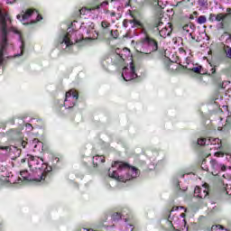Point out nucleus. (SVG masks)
Wrapping results in <instances>:
<instances>
[{"instance_id": "f257e3e1", "label": "nucleus", "mask_w": 231, "mask_h": 231, "mask_svg": "<svg viewBox=\"0 0 231 231\" xmlns=\"http://www.w3.org/2000/svg\"><path fill=\"white\" fill-rule=\"evenodd\" d=\"M114 170H108V176L113 180H116V181H121L125 183V181H131V180H134L140 176V169L131 166L129 163L120 161H116L112 163Z\"/></svg>"}, {"instance_id": "f03ea898", "label": "nucleus", "mask_w": 231, "mask_h": 231, "mask_svg": "<svg viewBox=\"0 0 231 231\" xmlns=\"http://www.w3.org/2000/svg\"><path fill=\"white\" fill-rule=\"evenodd\" d=\"M6 19H10L8 17V14H3V12L0 11V30L2 32V42L0 44V66L5 60V50L6 48V45L8 44V29L6 24Z\"/></svg>"}, {"instance_id": "7ed1b4c3", "label": "nucleus", "mask_w": 231, "mask_h": 231, "mask_svg": "<svg viewBox=\"0 0 231 231\" xmlns=\"http://www.w3.org/2000/svg\"><path fill=\"white\" fill-rule=\"evenodd\" d=\"M140 65H136L134 61L130 63V68L125 67L123 68L122 77L125 82H129L130 80H134V79H138V72L140 71Z\"/></svg>"}, {"instance_id": "20e7f679", "label": "nucleus", "mask_w": 231, "mask_h": 231, "mask_svg": "<svg viewBox=\"0 0 231 231\" xmlns=\"http://www.w3.org/2000/svg\"><path fill=\"white\" fill-rule=\"evenodd\" d=\"M109 2L104 1L100 3L98 0H94L93 2L89 3L87 7H82L77 12L78 17L80 15H86V12H93L94 10H99L101 6H107Z\"/></svg>"}, {"instance_id": "39448f33", "label": "nucleus", "mask_w": 231, "mask_h": 231, "mask_svg": "<svg viewBox=\"0 0 231 231\" xmlns=\"http://www.w3.org/2000/svg\"><path fill=\"white\" fill-rule=\"evenodd\" d=\"M32 15L36 16V20L32 21V24H35V23H39V21H42V15H41L39 14V11L35 9H27L22 15L18 14L17 19H21L22 17V20L25 21V19H30Z\"/></svg>"}, {"instance_id": "423d86ee", "label": "nucleus", "mask_w": 231, "mask_h": 231, "mask_svg": "<svg viewBox=\"0 0 231 231\" xmlns=\"http://www.w3.org/2000/svg\"><path fill=\"white\" fill-rule=\"evenodd\" d=\"M27 158H28V166L32 170L41 169V165L46 166V164H44V160H42V158L35 157L31 154H28Z\"/></svg>"}, {"instance_id": "0eeeda50", "label": "nucleus", "mask_w": 231, "mask_h": 231, "mask_svg": "<svg viewBox=\"0 0 231 231\" xmlns=\"http://www.w3.org/2000/svg\"><path fill=\"white\" fill-rule=\"evenodd\" d=\"M145 37L142 40L143 44H146L151 50V51H158V42L151 38L147 31H144Z\"/></svg>"}, {"instance_id": "6e6552de", "label": "nucleus", "mask_w": 231, "mask_h": 231, "mask_svg": "<svg viewBox=\"0 0 231 231\" xmlns=\"http://www.w3.org/2000/svg\"><path fill=\"white\" fill-rule=\"evenodd\" d=\"M210 165L213 170L212 174H217V172L226 171V166L225 164H219L216 159L210 161Z\"/></svg>"}, {"instance_id": "1a4fd4ad", "label": "nucleus", "mask_w": 231, "mask_h": 231, "mask_svg": "<svg viewBox=\"0 0 231 231\" xmlns=\"http://www.w3.org/2000/svg\"><path fill=\"white\" fill-rule=\"evenodd\" d=\"M195 198H199L200 199H205L208 196V188L196 187L194 189Z\"/></svg>"}, {"instance_id": "9d476101", "label": "nucleus", "mask_w": 231, "mask_h": 231, "mask_svg": "<svg viewBox=\"0 0 231 231\" xmlns=\"http://www.w3.org/2000/svg\"><path fill=\"white\" fill-rule=\"evenodd\" d=\"M211 82L217 89H225V81H223L221 76H215L211 78Z\"/></svg>"}, {"instance_id": "9b49d317", "label": "nucleus", "mask_w": 231, "mask_h": 231, "mask_svg": "<svg viewBox=\"0 0 231 231\" xmlns=\"http://www.w3.org/2000/svg\"><path fill=\"white\" fill-rule=\"evenodd\" d=\"M11 140H21L23 138V133L18 129H11L7 132Z\"/></svg>"}, {"instance_id": "f8f14e48", "label": "nucleus", "mask_w": 231, "mask_h": 231, "mask_svg": "<svg viewBox=\"0 0 231 231\" xmlns=\"http://www.w3.org/2000/svg\"><path fill=\"white\" fill-rule=\"evenodd\" d=\"M159 33L163 39H166V37H169L172 33V24L168 23V26L159 30Z\"/></svg>"}, {"instance_id": "ddd939ff", "label": "nucleus", "mask_w": 231, "mask_h": 231, "mask_svg": "<svg viewBox=\"0 0 231 231\" xmlns=\"http://www.w3.org/2000/svg\"><path fill=\"white\" fill-rule=\"evenodd\" d=\"M174 6L175 7L180 6L182 10H187L190 8V6H194V4L190 2V0H181L177 2V4Z\"/></svg>"}, {"instance_id": "4468645a", "label": "nucleus", "mask_w": 231, "mask_h": 231, "mask_svg": "<svg viewBox=\"0 0 231 231\" xmlns=\"http://www.w3.org/2000/svg\"><path fill=\"white\" fill-rule=\"evenodd\" d=\"M94 167H98L102 163H106V157L104 155H95L92 159Z\"/></svg>"}, {"instance_id": "2eb2a0df", "label": "nucleus", "mask_w": 231, "mask_h": 231, "mask_svg": "<svg viewBox=\"0 0 231 231\" xmlns=\"http://www.w3.org/2000/svg\"><path fill=\"white\" fill-rule=\"evenodd\" d=\"M125 59H124V56L122 54H115L112 58V63L114 66H120V64H124Z\"/></svg>"}, {"instance_id": "dca6fc26", "label": "nucleus", "mask_w": 231, "mask_h": 231, "mask_svg": "<svg viewBox=\"0 0 231 231\" xmlns=\"http://www.w3.org/2000/svg\"><path fill=\"white\" fill-rule=\"evenodd\" d=\"M71 97H73L75 100H79V92L75 89H70L69 91L66 92L65 102H68Z\"/></svg>"}, {"instance_id": "f3484780", "label": "nucleus", "mask_w": 231, "mask_h": 231, "mask_svg": "<svg viewBox=\"0 0 231 231\" xmlns=\"http://www.w3.org/2000/svg\"><path fill=\"white\" fill-rule=\"evenodd\" d=\"M146 6H152L153 8H162L160 0H143Z\"/></svg>"}, {"instance_id": "a211bd4d", "label": "nucleus", "mask_w": 231, "mask_h": 231, "mask_svg": "<svg viewBox=\"0 0 231 231\" xmlns=\"http://www.w3.org/2000/svg\"><path fill=\"white\" fill-rule=\"evenodd\" d=\"M130 23L134 24V26H135V28H141L143 30V33H145V32H147L145 30L143 23L142 22H140V20H138V19L130 20Z\"/></svg>"}, {"instance_id": "6ab92c4d", "label": "nucleus", "mask_w": 231, "mask_h": 231, "mask_svg": "<svg viewBox=\"0 0 231 231\" xmlns=\"http://www.w3.org/2000/svg\"><path fill=\"white\" fill-rule=\"evenodd\" d=\"M101 28H102V32L103 33H109L111 31L109 28H111V23L107 21H102L101 22Z\"/></svg>"}, {"instance_id": "aec40b11", "label": "nucleus", "mask_w": 231, "mask_h": 231, "mask_svg": "<svg viewBox=\"0 0 231 231\" xmlns=\"http://www.w3.org/2000/svg\"><path fill=\"white\" fill-rule=\"evenodd\" d=\"M20 176L22 178V181H30V173L28 172L27 170H23L20 171Z\"/></svg>"}, {"instance_id": "412c9836", "label": "nucleus", "mask_w": 231, "mask_h": 231, "mask_svg": "<svg viewBox=\"0 0 231 231\" xmlns=\"http://www.w3.org/2000/svg\"><path fill=\"white\" fill-rule=\"evenodd\" d=\"M62 42L66 44L67 48H69V46H73V42H71V39H69V33L64 35Z\"/></svg>"}, {"instance_id": "4be33fe9", "label": "nucleus", "mask_w": 231, "mask_h": 231, "mask_svg": "<svg viewBox=\"0 0 231 231\" xmlns=\"http://www.w3.org/2000/svg\"><path fill=\"white\" fill-rule=\"evenodd\" d=\"M216 71H217L216 67H213V68L210 69V72L206 71V72L202 73V75H205L206 77H210V79H213L214 77H217V76L216 75Z\"/></svg>"}, {"instance_id": "5701e85b", "label": "nucleus", "mask_w": 231, "mask_h": 231, "mask_svg": "<svg viewBox=\"0 0 231 231\" xmlns=\"http://www.w3.org/2000/svg\"><path fill=\"white\" fill-rule=\"evenodd\" d=\"M198 145H210V139L200 138L198 140Z\"/></svg>"}, {"instance_id": "b1692460", "label": "nucleus", "mask_w": 231, "mask_h": 231, "mask_svg": "<svg viewBox=\"0 0 231 231\" xmlns=\"http://www.w3.org/2000/svg\"><path fill=\"white\" fill-rule=\"evenodd\" d=\"M224 53H226V57L231 60V47L229 45L224 46Z\"/></svg>"}, {"instance_id": "393cba45", "label": "nucleus", "mask_w": 231, "mask_h": 231, "mask_svg": "<svg viewBox=\"0 0 231 231\" xmlns=\"http://www.w3.org/2000/svg\"><path fill=\"white\" fill-rule=\"evenodd\" d=\"M203 67L198 66V67H193L192 69H189V71H192L193 73L197 74H201V69Z\"/></svg>"}, {"instance_id": "a878e982", "label": "nucleus", "mask_w": 231, "mask_h": 231, "mask_svg": "<svg viewBox=\"0 0 231 231\" xmlns=\"http://www.w3.org/2000/svg\"><path fill=\"white\" fill-rule=\"evenodd\" d=\"M198 24H205L207 23V16L200 15L197 20Z\"/></svg>"}, {"instance_id": "bb28decb", "label": "nucleus", "mask_w": 231, "mask_h": 231, "mask_svg": "<svg viewBox=\"0 0 231 231\" xmlns=\"http://www.w3.org/2000/svg\"><path fill=\"white\" fill-rule=\"evenodd\" d=\"M160 26H163V22H162V19H157L153 23V28H160Z\"/></svg>"}, {"instance_id": "cd10ccee", "label": "nucleus", "mask_w": 231, "mask_h": 231, "mask_svg": "<svg viewBox=\"0 0 231 231\" xmlns=\"http://www.w3.org/2000/svg\"><path fill=\"white\" fill-rule=\"evenodd\" d=\"M113 221H119V219H122V214L121 213H114L112 215Z\"/></svg>"}, {"instance_id": "c85d7f7f", "label": "nucleus", "mask_w": 231, "mask_h": 231, "mask_svg": "<svg viewBox=\"0 0 231 231\" xmlns=\"http://www.w3.org/2000/svg\"><path fill=\"white\" fill-rule=\"evenodd\" d=\"M198 5H200L202 8L205 6H208V0H199Z\"/></svg>"}, {"instance_id": "c756f323", "label": "nucleus", "mask_w": 231, "mask_h": 231, "mask_svg": "<svg viewBox=\"0 0 231 231\" xmlns=\"http://www.w3.org/2000/svg\"><path fill=\"white\" fill-rule=\"evenodd\" d=\"M109 33L112 39H116L118 37V30H115V31L110 30Z\"/></svg>"}, {"instance_id": "7c9ffc66", "label": "nucleus", "mask_w": 231, "mask_h": 231, "mask_svg": "<svg viewBox=\"0 0 231 231\" xmlns=\"http://www.w3.org/2000/svg\"><path fill=\"white\" fill-rule=\"evenodd\" d=\"M32 143H38L34 145V148L37 149V145H39V147H42L43 143L42 142H40L39 139H33Z\"/></svg>"}, {"instance_id": "2f4dec72", "label": "nucleus", "mask_w": 231, "mask_h": 231, "mask_svg": "<svg viewBox=\"0 0 231 231\" xmlns=\"http://www.w3.org/2000/svg\"><path fill=\"white\" fill-rule=\"evenodd\" d=\"M0 151H5V152H10L12 151V146L0 145Z\"/></svg>"}, {"instance_id": "473e14b6", "label": "nucleus", "mask_w": 231, "mask_h": 231, "mask_svg": "<svg viewBox=\"0 0 231 231\" xmlns=\"http://www.w3.org/2000/svg\"><path fill=\"white\" fill-rule=\"evenodd\" d=\"M209 23H214L216 21V14H210L208 17Z\"/></svg>"}, {"instance_id": "72a5a7b5", "label": "nucleus", "mask_w": 231, "mask_h": 231, "mask_svg": "<svg viewBox=\"0 0 231 231\" xmlns=\"http://www.w3.org/2000/svg\"><path fill=\"white\" fill-rule=\"evenodd\" d=\"M199 15V13H198L197 11L193 12L192 14L189 15V19L191 21H193L194 17H198Z\"/></svg>"}, {"instance_id": "f704fd0d", "label": "nucleus", "mask_w": 231, "mask_h": 231, "mask_svg": "<svg viewBox=\"0 0 231 231\" xmlns=\"http://www.w3.org/2000/svg\"><path fill=\"white\" fill-rule=\"evenodd\" d=\"M212 230H216V228H220L221 230H223V226H221V225H215V226H212Z\"/></svg>"}, {"instance_id": "c9c22d12", "label": "nucleus", "mask_w": 231, "mask_h": 231, "mask_svg": "<svg viewBox=\"0 0 231 231\" xmlns=\"http://www.w3.org/2000/svg\"><path fill=\"white\" fill-rule=\"evenodd\" d=\"M46 178V175L44 173H42L40 179L34 180V181H42Z\"/></svg>"}, {"instance_id": "e433bc0d", "label": "nucleus", "mask_w": 231, "mask_h": 231, "mask_svg": "<svg viewBox=\"0 0 231 231\" xmlns=\"http://www.w3.org/2000/svg\"><path fill=\"white\" fill-rule=\"evenodd\" d=\"M24 53V41H22V45H21V55Z\"/></svg>"}, {"instance_id": "4c0bfd02", "label": "nucleus", "mask_w": 231, "mask_h": 231, "mask_svg": "<svg viewBox=\"0 0 231 231\" xmlns=\"http://www.w3.org/2000/svg\"><path fill=\"white\" fill-rule=\"evenodd\" d=\"M106 14H110V17H116V13L106 11Z\"/></svg>"}, {"instance_id": "58836bf2", "label": "nucleus", "mask_w": 231, "mask_h": 231, "mask_svg": "<svg viewBox=\"0 0 231 231\" xmlns=\"http://www.w3.org/2000/svg\"><path fill=\"white\" fill-rule=\"evenodd\" d=\"M28 144V143H26L25 141H22V147L23 149H26V145Z\"/></svg>"}, {"instance_id": "ea45409f", "label": "nucleus", "mask_w": 231, "mask_h": 231, "mask_svg": "<svg viewBox=\"0 0 231 231\" xmlns=\"http://www.w3.org/2000/svg\"><path fill=\"white\" fill-rule=\"evenodd\" d=\"M21 163H26V162H27V163H28V157H26V158H23V159H21Z\"/></svg>"}, {"instance_id": "a19ab883", "label": "nucleus", "mask_w": 231, "mask_h": 231, "mask_svg": "<svg viewBox=\"0 0 231 231\" xmlns=\"http://www.w3.org/2000/svg\"><path fill=\"white\" fill-rule=\"evenodd\" d=\"M130 12V17H132V19H136V15H134V14H133V11H129Z\"/></svg>"}, {"instance_id": "79ce46f5", "label": "nucleus", "mask_w": 231, "mask_h": 231, "mask_svg": "<svg viewBox=\"0 0 231 231\" xmlns=\"http://www.w3.org/2000/svg\"><path fill=\"white\" fill-rule=\"evenodd\" d=\"M78 231H90V230L86 227H81V228L78 229Z\"/></svg>"}, {"instance_id": "37998d69", "label": "nucleus", "mask_w": 231, "mask_h": 231, "mask_svg": "<svg viewBox=\"0 0 231 231\" xmlns=\"http://www.w3.org/2000/svg\"><path fill=\"white\" fill-rule=\"evenodd\" d=\"M179 207H173L172 208H171V212H174V211H176V210H179Z\"/></svg>"}, {"instance_id": "c03bdc74", "label": "nucleus", "mask_w": 231, "mask_h": 231, "mask_svg": "<svg viewBox=\"0 0 231 231\" xmlns=\"http://www.w3.org/2000/svg\"><path fill=\"white\" fill-rule=\"evenodd\" d=\"M215 156H217V157L223 156V152H217L215 153Z\"/></svg>"}, {"instance_id": "a18cd8bd", "label": "nucleus", "mask_w": 231, "mask_h": 231, "mask_svg": "<svg viewBox=\"0 0 231 231\" xmlns=\"http://www.w3.org/2000/svg\"><path fill=\"white\" fill-rule=\"evenodd\" d=\"M179 51H180V53H186L185 49H183V48H180V49H179Z\"/></svg>"}, {"instance_id": "49530a36", "label": "nucleus", "mask_w": 231, "mask_h": 231, "mask_svg": "<svg viewBox=\"0 0 231 231\" xmlns=\"http://www.w3.org/2000/svg\"><path fill=\"white\" fill-rule=\"evenodd\" d=\"M125 8H127V6H131V0H129L126 4H125Z\"/></svg>"}, {"instance_id": "de8ad7c7", "label": "nucleus", "mask_w": 231, "mask_h": 231, "mask_svg": "<svg viewBox=\"0 0 231 231\" xmlns=\"http://www.w3.org/2000/svg\"><path fill=\"white\" fill-rule=\"evenodd\" d=\"M76 104H77L76 102L72 103V106H69L68 109H73V106H74Z\"/></svg>"}, {"instance_id": "09e8293b", "label": "nucleus", "mask_w": 231, "mask_h": 231, "mask_svg": "<svg viewBox=\"0 0 231 231\" xmlns=\"http://www.w3.org/2000/svg\"><path fill=\"white\" fill-rule=\"evenodd\" d=\"M170 225L173 228V230H176V227H174V225H172V221H170Z\"/></svg>"}, {"instance_id": "8fccbe9b", "label": "nucleus", "mask_w": 231, "mask_h": 231, "mask_svg": "<svg viewBox=\"0 0 231 231\" xmlns=\"http://www.w3.org/2000/svg\"><path fill=\"white\" fill-rule=\"evenodd\" d=\"M226 71H227L226 69H223L221 70L222 73H226Z\"/></svg>"}, {"instance_id": "3c124183", "label": "nucleus", "mask_w": 231, "mask_h": 231, "mask_svg": "<svg viewBox=\"0 0 231 231\" xmlns=\"http://www.w3.org/2000/svg\"><path fill=\"white\" fill-rule=\"evenodd\" d=\"M80 41H82V40H76V43L80 42Z\"/></svg>"}, {"instance_id": "603ef678", "label": "nucleus", "mask_w": 231, "mask_h": 231, "mask_svg": "<svg viewBox=\"0 0 231 231\" xmlns=\"http://www.w3.org/2000/svg\"><path fill=\"white\" fill-rule=\"evenodd\" d=\"M181 217H185V213H182V214H181Z\"/></svg>"}, {"instance_id": "864d4df0", "label": "nucleus", "mask_w": 231, "mask_h": 231, "mask_svg": "<svg viewBox=\"0 0 231 231\" xmlns=\"http://www.w3.org/2000/svg\"><path fill=\"white\" fill-rule=\"evenodd\" d=\"M49 169H50V170H47V171H48V172L51 171V167H50Z\"/></svg>"}, {"instance_id": "5fc2aeb1", "label": "nucleus", "mask_w": 231, "mask_h": 231, "mask_svg": "<svg viewBox=\"0 0 231 231\" xmlns=\"http://www.w3.org/2000/svg\"><path fill=\"white\" fill-rule=\"evenodd\" d=\"M16 33H21V32H19V31H14Z\"/></svg>"}, {"instance_id": "6e6d98bb", "label": "nucleus", "mask_w": 231, "mask_h": 231, "mask_svg": "<svg viewBox=\"0 0 231 231\" xmlns=\"http://www.w3.org/2000/svg\"><path fill=\"white\" fill-rule=\"evenodd\" d=\"M166 69H169V65H166Z\"/></svg>"}, {"instance_id": "4d7b16f0", "label": "nucleus", "mask_w": 231, "mask_h": 231, "mask_svg": "<svg viewBox=\"0 0 231 231\" xmlns=\"http://www.w3.org/2000/svg\"><path fill=\"white\" fill-rule=\"evenodd\" d=\"M183 221H184L185 225H187V220L184 219Z\"/></svg>"}, {"instance_id": "13d9d810", "label": "nucleus", "mask_w": 231, "mask_h": 231, "mask_svg": "<svg viewBox=\"0 0 231 231\" xmlns=\"http://www.w3.org/2000/svg\"><path fill=\"white\" fill-rule=\"evenodd\" d=\"M113 1H115V0H111V2H113Z\"/></svg>"}]
</instances>
